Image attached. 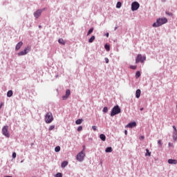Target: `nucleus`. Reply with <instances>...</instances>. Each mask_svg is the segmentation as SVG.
Returning a JSON list of instances; mask_svg holds the SVG:
<instances>
[{
	"label": "nucleus",
	"instance_id": "obj_1",
	"mask_svg": "<svg viewBox=\"0 0 177 177\" xmlns=\"http://www.w3.org/2000/svg\"><path fill=\"white\" fill-rule=\"evenodd\" d=\"M166 23H168V19L166 17L159 18L156 20V22L153 24L152 26L153 27H160L163 24H166Z\"/></svg>",
	"mask_w": 177,
	"mask_h": 177
},
{
	"label": "nucleus",
	"instance_id": "obj_2",
	"mask_svg": "<svg viewBox=\"0 0 177 177\" xmlns=\"http://www.w3.org/2000/svg\"><path fill=\"white\" fill-rule=\"evenodd\" d=\"M121 113V109L118 105L115 106L111 112V117H114V115H117V114H120Z\"/></svg>",
	"mask_w": 177,
	"mask_h": 177
},
{
	"label": "nucleus",
	"instance_id": "obj_3",
	"mask_svg": "<svg viewBox=\"0 0 177 177\" xmlns=\"http://www.w3.org/2000/svg\"><path fill=\"white\" fill-rule=\"evenodd\" d=\"M146 62V56H142V54H138L136 58V64L145 63Z\"/></svg>",
	"mask_w": 177,
	"mask_h": 177
},
{
	"label": "nucleus",
	"instance_id": "obj_4",
	"mask_svg": "<svg viewBox=\"0 0 177 177\" xmlns=\"http://www.w3.org/2000/svg\"><path fill=\"white\" fill-rule=\"evenodd\" d=\"M45 121L46 124H50L53 121V115L52 113L48 112L45 116Z\"/></svg>",
	"mask_w": 177,
	"mask_h": 177
},
{
	"label": "nucleus",
	"instance_id": "obj_5",
	"mask_svg": "<svg viewBox=\"0 0 177 177\" xmlns=\"http://www.w3.org/2000/svg\"><path fill=\"white\" fill-rule=\"evenodd\" d=\"M84 158H85V153H84V151H80L79 153H77L76 156V160L80 162H82Z\"/></svg>",
	"mask_w": 177,
	"mask_h": 177
},
{
	"label": "nucleus",
	"instance_id": "obj_6",
	"mask_svg": "<svg viewBox=\"0 0 177 177\" xmlns=\"http://www.w3.org/2000/svg\"><path fill=\"white\" fill-rule=\"evenodd\" d=\"M140 7V4H139V3H138L137 1H134L131 3V10L133 12H135V10H138Z\"/></svg>",
	"mask_w": 177,
	"mask_h": 177
},
{
	"label": "nucleus",
	"instance_id": "obj_7",
	"mask_svg": "<svg viewBox=\"0 0 177 177\" xmlns=\"http://www.w3.org/2000/svg\"><path fill=\"white\" fill-rule=\"evenodd\" d=\"M42 13V10H37L35 13H34V16L36 19H38V17H39V16H41Z\"/></svg>",
	"mask_w": 177,
	"mask_h": 177
},
{
	"label": "nucleus",
	"instance_id": "obj_8",
	"mask_svg": "<svg viewBox=\"0 0 177 177\" xmlns=\"http://www.w3.org/2000/svg\"><path fill=\"white\" fill-rule=\"evenodd\" d=\"M136 127V122H132L127 125V128H135Z\"/></svg>",
	"mask_w": 177,
	"mask_h": 177
},
{
	"label": "nucleus",
	"instance_id": "obj_9",
	"mask_svg": "<svg viewBox=\"0 0 177 177\" xmlns=\"http://www.w3.org/2000/svg\"><path fill=\"white\" fill-rule=\"evenodd\" d=\"M70 90H66V95L62 97L63 100H66L70 96Z\"/></svg>",
	"mask_w": 177,
	"mask_h": 177
},
{
	"label": "nucleus",
	"instance_id": "obj_10",
	"mask_svg": "<svg viewBox=\"0 0 177 177\" xmlns=\"http://www.w3.org/2000/svg\"><path fill=\"white\" fill-rule=\"evenodd\" d=\"M23 46V41H19L15 46V50H19Z\"/></svg>",
	"mask_w": 177,
	"mask_h": 177
},
{
	"label": "nucleus",
	"instance_id": "obj_11",
	"mask_svg": "<svg viewBox=\"0 0 177 177\" xmlns=\"http://www.w3.org/2000/svg\"><path fill=\"white\" fill-rule=\"evenodd\" d=\"M168 162H169V164L173 165H176V164H177V160H175V159H169V160H168Z\"/></svg>",
	"mask_w": 177,
	"mask_h": 177
},
{
	"label": "nucleus",
	"instance_id": "obj_12",
	"mask_svg": "<svg viewBox=\"0 0 177 177\" xmlns=\"http://www.w3.org/2000/svg\"><path fill=\"white\" fill-rule=\"evenodd\" d=\"M140 93H142L140 89H137L136 91V97H137V99H139V97H140Z\"/></svg>",
	"mask_w": 177,
	"mask_h": 177
},
{
	"label": "nucleus",
	"instance_id": "obj_13",
	"mask_svg": "<svg viewBox=\"0 0 177 177\" xmlns=\"http://www.w3.org/2000/svg\"><path fill=\"white\" fill-rule=\"evenodd\" d=\"M68 165V162L63 161L62 162L61 167H62V168H66Z\"/></svg>",
	"mask_w": 177,
	"mask_h": 177
},
{
	"label": "nucleus",
	"instance_id": "obj_14",
	"mask_svg": "<svg viewBox=\"0 0 177 177\" xmlns=\"http://www.w3.org/2000/svg\"><path fill=\"white\" fill-rule=\"evenodd\" d=\"M8 129H9V127L4 126L2 129L3 133H8Z\"/></svg>",
	"mask_w": 177,
	"mask_h": 177
},
{
	"label": "nucleus",
	"instance_id": "obj_15",
	"mask_svg": "<svg viewBox=\"0 0 177 177\" xmlns=\"http://www.w3.org/2000/svg\"><path fill=\"white\" fill-rule=\"evenodd\" d=\"M100 138L101 139V140H102V142L106 141V136L104 134H100Z\"/></svg>",
	"mask_w": 177,
	"mask_h": 177
},
{
	"label": "nucleus",
	"instance_id": "obj_16",
	"mask_svg": "<svg viewBox=\"0 0 177 177\" xmlns=\"http://www.w3.org/2000/svg\"><path fill=\"white\" fill-rule=\"evenodd\" d=\"M26 55H27V53L25 52L24 50L18 53V56H24Z\"/></svg>",
	"mask_w": 177,
	"mask_h": 177
},
{
	"label": "nucleus",
	"instance_id": "obj_17",
	"mask_svg": "<svg viewBox=\"0 0 177 177\" xmlns=\"http://www.w3.org/2000/svg\"><path fill=\"white\" fill-rule=\"evenodd\" d=\"M12 95H13V91L11 90L8 91L7 93L8 97H12Z\"/></svg>",
	"mask_w": 177,
	"mask_h": 177
},
{
	"label": "nucleus",
	"instance_id": "obj_18",
	"mask_svg": "<svg viewBox=\"0 0 177 177\" xmlns=\"http://www.w3.org/2000/svg\"><path fill=\"white\" fill-rule=\"evenodd\" d=\"M31 51V46H27L25 49H24V52L27 53H28L29 52Z\"/></svg>",
	"mask_w": 177,
	"mask_h": 177
},
{
	"label": "nucleus",
	"instance_id": "obj_19",
	"mask_svg": "<svg viewBox=\"0 0 177 177\" xmlns=\"http://www.w3.org/2000/svg\"><path fill=\"white\" fill-rule=\"evenodd\" d=\"M105 151L106 153H111V151H113V148H111V147H108L106 149Z\"/></svg>",
	"mask_w": 177,
	"mask_h": 177
},
{
	"label": "nucleus",
	"instance_id": "obj_20",
	"mask_svg": "<svg viewBox=\"0 0 177 177\" xmlns=\"http://www.w3.org/2000/svg\"><path fill=\"white\" fill-rule=\"evenodd\" d=\"M150 156H151V152H150V151H149V149H146V153H145V157H150Z\"/></svg>",
	"mask_w": 177,
	"mask_h": 177
},
{
	"label": "nucleus",
	"instance_id": "obj_21",
	"mask_svg": "<svg viewBox=\"0 0 177 177\" xmlns=\"http://www.w3.org/2000/svg\"><path fill=\"white\" fill-rule=\"evenodd\" d=\"M58 42L61 45H66V41L63 39H59Z\"/></svg>",
	"mask_w": 177,
	"mask_h": 177
},
{
	"label": "nucleus",
	"instance_id": "obj_22",
	"mask_svg": "<svg viewBox=\"0 0 177 177\" xmlns=\"http://www.w3.org/2000/svg\"><path fill=\"white\" fill-rule=\"evenodd\" d=\"M75 124L77 125H80V124H82V119H78L75 121Z\"/></svg>",
	"mask_w": 177,
	"mask_h": 177
},
{
	"label": "nucleus",
	"instance_id": "obj_23",
	"mask_svg": "<svg viewBox=\"0 0 177 177\" xmlns=\"http://www.w3.org/2000/svg\"><path fill=\"white\" fill-rule=\"evenodd\" d=\"M95 36H92L89 39H88V42L89 44H92V42H93V41H95Z\"/></svg>",
	"mask_w": 177,
	"mask_h": 177
},
{
	"label": "nucleus",
	"instance_id": "obj_24",
	"mask_svg": "<svg viewBox=\"0 0 177 177\" xmlns=\"http://www.w3.org/2000/svg\"><path fill=\"white\" fill-rule=\"evenodd\" d=\"M92 32H93V28H91L89 29V30L87 32V35H91V34H92Z\"/></svg>",
	"mask_w": 177,
	"mask_h": 177
},
{
	"label": "nucleus",
	"instance_id": "obj_25",
	"mask_svg": "<svg viewBox=\"0 0 177 177\" xmlns=\"http://www.w3.org/2000/svg\"><path fill=\"white\" fill-rule=\"evenodd\" d=\"M104 48L106 49V50H107V52L110 51V46L108 44H105Z\"/></svg>",
	"mask_w": 177,
	"mask_h": 177
},
{
	"label": "nucleus",
	"instance_id": "obj_26",
	"mask_svg": "<svg viewBox=\"0 0 177 177\" xmlns=\"http://www.w3.org/2000/svg\"><path fill=\"white\" fill-rule=\"evenodd\" d=\"M55 151L56 153H59V151H60V147L57 146V147L55 148Z\"/></svg>",
	"mask_w": 177,
	"mask_h": 177
},
{
	"label": "nucleus",
	"instance_id": "obj_27",
	"mask_svg": "<svg viewBox=\"0 0 177 177\" xmlns=\"http://www.w3.org/2000/svg\"><path fill=\"white\" fill-rule=\"evenodd\" d=\"M121 5H122L121 2L118 1V2L117 3V4H116V8H117L118 9H120V8H121Z\"/></svg>",
	"mask_w": 177,
	"mask_h": 177
},
{
	"label": "nucleus",
	"instance_id": "obj_28",
	"mask_svg": "<svg viewBox=\"0 0 177 177\" xmlns=\"http://www.w3.org/2000/svg\"><path fill=\"white\" fill-rule=\"evenodd\" d=\"M140 77V71H137L136 73V78H139Z\"/></svg>",
	"mask_w": 177,
	"mask_h": 177
},
{
	"label": "nucleus",
	"instance_id": "obj_29",
	"mask_svg": "<svg viewBox=\"0 0 177 177\" xmlns=\"http://www.w3.org/2000/svg\"><path fill=\"white\" fill-rule=\"evenodd\" d=\"M107 111H109V109L107 106H104L103 109V113H107Z\"/></svg>",
	"mask_w": 177,
	"mask_h": 177
},
{
	"label": "nucleus",
	"instance_id": "obj_30",
	"mask_svg": "<svg viewBox=\"0 0 177 177\" xmlns=\"http://www.w3.org/2000/svg\"><path fill=\"white\" fill-rule=\"evenodd\" d=\"M55 129V125H51L50 126L48 131H53Z\"/></svg>",
	"mask_w": 177,
	"mask_h": 177
},
{
	"label": "nucleus",
	"instance_id": "obj_31",
	"mask_svg": "<svg viewBox=\"0 0 177 177\" xmlns=\"http://www.w3.org/2000/svg\"><path fill=\"white\" fill-rule=\"evenodd\" d=\"M56 177H63V174L62 173H57L56 175H55Z\"/></svg>",
	"mask_w": 177,
	"mask_h": 177
},
{
	"label": "nucleus",
	"instance_id": "obj_32",
	"mask_svg": "<svg viewBox=\"0 0 177 177\" xmlns=\"http://www.w3.org/2000/svg\"><path fill=\"white\" fill-rule=\"evenodd\" d=\"M174 140H177V133L173 135Z\"/></svg>",
	"mask_w": 177,
	"mask_h": 177
},
{
	"label": "nucleus",
	"instance_id": "obj_33",
	"mask_svg": "<svg viewBox=\"0 0 177 177\" xmlns=\"http://www.w3.org/2000/svg\"><path fill=\"white\" fill-rule=\"evenodd\" d=\"M130 68H131V70H136V66H130Z\"/></svg>",
	"mask_w": 177,
	"mask_h": 177
},
{
	"label": "nucleus",
	"instance_id": "obj_34",
	"mask_svg": "<svg viewBox=\"0 0 177 177\" xmlns=\"http://www.w3.org/2000/svg\"><path fill=\"white\" fill-rule=\"evenodd\" d=\"M82 129V126H80L78 128H77V132H81V130Z\"/></svg>",
	"mask_w": 177,
	"mask_h": 177
},
{
	"label": "nucleus",
	"instance_id": "obj_35",
	"mask_svg": "<svg viewBox=\"0 0 177 177\" xmlns=\"http://www.w3.org/2000/svg\"><path fill=\"white\" fill-rule=\"evenodd\" d=\"M92 129H93V131H97V127H96V126H93V127H92Z\"/></svg>",
	"mask_w": 177,
	"mask_h": 177
},
{
	"label": "nucleus",
	"instance_id": "obj_36",
	"mask_svg": "<svg viewBox=\"0 0 177 177\" xmlns=\"http://www.w3.org/2000/svg\"><path fill=\"white\" fill-rule=\"evenodd\" d=\"M158 145H159V146H162V142H161V140H159L158 141Z\"/></svg>",
	"mask_w": 177,
	"mask_h": 177
},
{
	"label": "nucleus",
	"instance_id": "obj_37",
	"mask_svg": "<svg viewBox=\"0 0 177 177\" xmlns=\"http://www.w3.org/2000/svg\"><path fill=\"white\" fill-rule=\"evenodd\" d=\"M16 156H17L16 152H13L12 156V158H16Z\"/></svg>",
	"mask_w": 177,
	"mask_h": 177
},
{
	"label": "nucleus",
	"instance_id": "obj_38",
	"mask_svg": "<svg viewBox=\"0 0 177 177\" xmlns=\"http://www.w3.org/2000/svg\"><path fill=\"white\" fill-rule=\"evenodd\" d=\"M3 135L6 136V138H9L10 136V134L9 133H4Z\"/></svg>",
	"mask_w": 177,
	"mask_h": 177
},
{
	"label": "nucleus",
	"instance_id": "obj_39",
	"mask_svg": "<svg viewBox=\"0 0 177 177\" xmlns=\"http://www.w3.org/2000/svg\"><path fill=\"white\" fill-rule=\"evenodd\" d=\"M143 139H145V136H141L140 137V140H143Z\"/></svg>",
	"mask_w": 177,
	"mask_h": 177
},
{
	"label": "nucleus",
	"instance_id": "obj_40",
	"mask_svg": "<svg viewBox=\"0 0 177 177\" xmlns=\"http://www.w3.org/2000/svg\"><path fill=\"white\" fill-rule=\"evenodd\" d=\"M166 15H168V16H172V13L166 12Z\"/></svg>",
	"mask_w": 177,
	"mask_h": 177
},
{
	"label": "nucleus",
	"instance_id": "obj_41",
	"mask_svg": "<svg viewBox=\"0 0 177 177\" xmlns=\"http://www.w3.org/2000/svg\"><path fill=\"white\" fill-rule=\"evenodd\" d=\"M173 128H174V131H175V132H177L176 127L173 126Z\"/></svg>",
	"mask_w": 177,
	"mask_h": 177
},
{
	"label": "nucleus",
	"instance_id": "obj_42",
	"mask_svg": "<svg viewBox=\"0 0 177 177\" xmlns=\"http://www.w3.org/2000/svg\"><path fill=\"white\" fill-rule=\"evenodd\" d=\"M168 146H169V147H171V146H172V143L169 142V143H168Z\"/></svg>",
	"mask_w": 177,
	"mask_h": 177
},
{
	"label": "nucleus",
	"instance_id": "obj_43",
	"mask_svg": "<svg viewBox=\"0 0 177 177\" xmlns=\"http://www.w3.org/2000/svg\"><path fill=\"white\" fill-rule=\"evenodd\" d=\"M105 62L109 63V58H105Z\"/></svg>",
	"mask_w": 177,
	"mask_h": 177
},
{
	"label": "nucleus",
	"instance_id": "obj_44",
	"mask_svg": "<svg viewBox=\"0 0 177 177\" xmlns=\"http://www.w3.org/2000/svg\"><path fill=\"white\" fill-rule=\"evenodd\" d=\"M84 151H85V146L84 145L83 146V150H82L83 153H84Z\"/></svg>",
	"mask_w": 177,
	"mask_h": 177
},
{
	"label": "nucleus",
	"instance_id": "obj_45",
	"mask_svg": "<svg viewBox=\"0 0 177 177\" xmlns=\"http://www.w3.org/2000/svg\"><path fill=\"white\" fill-rule=\"evenodd\" d=\"M3 106V104H0V109Z\"/></svg>",
	"mask_w": 177,
	"mask_h": 177
},
{
	"label": "nucleus",
	"instance_id": "obj_46",
	"mask_svg": "<svg viewBox=\"0 0 177 177\" xmlns=\"http://www.w3.org/2000/svg\"><path fill=\"white\" fill-rule=\"evenodd\" d=\"M124 133H128V131L125 130Z\"/></svg>",
	"mask_w": 177,
	"mask_h": 177
},
{
	"label": "nucleus",
	"instance_id": "obj_47",
	"mask_svg": "<svg viewBox=\"0 0 177 177\" xmlns=\"http://www.w3.org/2000/svg\"><path fill=\"white\" fill-rule=\"evenodd\" d=\"M140 111H143V108H141V109H140Z\"/></svg>",
	"mask_w": 177,
	"mask_h": 177
},
{
	"label": "nucleus",
	"instance_id": "obj_48",
	"mask_svg": "<svg viewBox=\"0 0 177 177\" xmlns=\"http://www.w3.org/2000/svg\"><path fill=\"white\" fill-rule=\"evenodd\" d=\"M106 37H109V33H106Z\"/></svg>",
	"mask_w": 177,
	"mask_h": 177
},
{
	"label": "nucleus",
	"instance_id": "obj_49",
	"mask_svg": "<svg viewBox=\"0 0 177 177\" xmlns=\"http://www.w3.org/2000/svg\"><path fill=\"white\" fill-rule=\"evenodd\" d=\"M117 28H118V27H115V30H117Z\"/></svg>",
	"mask_w": 177,
	"mask_h": 177
},
{
	"label": "nucleus",
	"instance_id": "obj_50",
	"mask_svg": "<svg viewBox=\"0 0 177 177\" xmlns=\"http://www.w3.org/2000/svg\"><path fill=\"white\" fill-rule=\"evenodd\" d=\"M39 28H41V26H39Z\"/></svg>",
	"mask_w": 177,
	"mask_h": 177
},
{
	"label": "nucleus",
	"instance_id": "obj_51",
	"mask_svg": "<svg viewBox=\"0 0 177 177\" xmlns=\"http://www.w3.org/2000/svg\"><path fill=\"white\" fill-rule=\"evenodd\" d=\"M21 162H23V160H21Z\"/></svg>",
	"mask_w": 177,
	"mask_h": 177
}]
</instances>
